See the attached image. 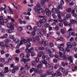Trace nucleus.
I'll list each match as a JSON object with an SVG mask.
<instances>
[{
    "mask_svg": "<svg viewBox=\"0 0 77 77\" xmlns=\"http://www.w3.org/2000/svg\"><path fill=\"white\" fill-rule=\"evenodd\" d=\"M14 41H15V43H16V44H17L18 43V42H20V40H19V39H18V38H14Z\"/></svg>",
    "mask_w": 77,
    "mask_h": 77,
    "instance_id": "nucleus-17",
    "label": "nucleus"
},
{
    "mask_svg": "<svg viewBox=\"0 0 77 77\" xmlns=\"http://www.w3.org/2000/svg\"><path fill=\"white\" fill-rule=\"evenodd\" d=\"M44 26L45 27H48L50 26V25L48 23H46L44 24Z\"/></svg>",
    "mask_w": 77,
    "mask_h": 77,
    "instance_id": "nucleus-34",
    "label": "nucleus"
},
{
    "mask_svg": "<svg viewBox=\"0 0 77 77\" xmlns=\"http://www.w3.org/2000/svg\"><path fill=\"white\" fill-rule=\"evenodd\" d=\"M75 20L73 19L70 20V23H71V24H73V23H75Z\"/></svg>",
    "mask_w": 77,
    "mask_h": 77,
    "instance_id": "nucleus-52",
    "label": "nucleus"
},
{
    "mask_svg": "<svg viewBox=\"0 0 77 77\" xmlns=\"http://www.w3.org/2000/svg\"><path fill=\"white\" fill-rule=\"evenodd\" d=\"M9 42V40L8 39H6L5 40V44H8Z\"/></svg>",
    "mask_w": 77,
    "mask_h": 77,
    "instance_id": "nucleus-35",
    "label": "nucleus"
},
{
    "mask_svg": "<svg viewBox=\"0 0 77 77\" xmlns=\"http://www.w3.org/2000/svg\"><path fill=\"white\" fill-rule=\"evenodd\" d=\"M21 60L22 61V62H24V63H26V62H27V60H26V59L24 58H22L21 59Z\"/></svg>",
    "mask_w": 77,
    "mask_h": 77,
    "instance_id": "nucleus-46",
    "label": "nucleus"
},
{
    "mask_svg": "<svg viewBox=\"0 0 77 77\" xmlns=\"http://www.w3.org/2000/svg\"><path fill=\"white\" fill-rule=\"evenodd\" d=\"M54 56L56 58H57L58 59H60V56H57V55H55Z\"/></svg>",
    "mask_w": 77,
    "mask_h": 77,
    "instance_id": "nucleus-58",
    "label": "nucleus"
},
{
    "mask_svg": "<svg viewBox=\"0 0 77 77\" xmlns=\"http://www.w3.org/2000/svg\"><path fill=\"white\" fill-rule=\"evenodd\" d=\"M35 35H36L35 32L33 31L32 32L31 34V36H35Z\"/></svg>",
    "mask_w": 77,
    "mask_h": 77,
    "instance_id": "nucleus-22",
    "label": "nucleus"
},
{
    "mask_svg": "<svg viewBox=\"0 0 77 77\" xmlns=\"http://www.w3.org/2000/svg\"><path fill=\"white\" fill-rule=\"evenodd\" d=\"M68 60H69L70 63H73V59L71 56L68 57Z\"/></svg>",
    "mask_w": 77,
    "mask_h": 77,
    "instance_id": "nucleus-6",
    "label": "nucleus"
},
{
    "mask_svg": "<svg viewBox=\"0 0 77 77\" xmlns=\"http://www.w3.org/2000/svg\"><path fill=\"white\" fill-rule=\"evenodd\" d=\"M59 26H55V29L57 31L59 30Z\"/></svg>",
    "mask_w": 77,
    "mask_h": 77,
    "instance_id": "nucleus-64",
    "label": "nucleus"
},
{
    "mask_svg": "<svg viewBox=\"0 0 77 77\" xmlns=\"http://www.w3.org/2000/svg\"><path fill=\"white\" fill-rule=\"evenodd\" d=\"M46 73L47 74H48V75H51V71L50 72V70L47 69L46 71Z\"/></svg>",
    "mask_w": 77,
    "mask_h": 77,
    "instance_id": "nucleus-27",
    "label": "nucleus"
},
{
    "mask_svg": "<svg viewBox=\"0 0 77 77\" xmlns=\"http://www.w3.org/2000/svg\"><path fill=\"white\" fill-rule=\"evenodd\" d=\"M57 10V9L54 8H53L52 9L51 12L53 13H54V14H56V11Z\"/></svg>",
    "mask_w": 77,
    "mask_h": 77,
    "instance_id": "nucleus-14",
    "label": "nucleus"
},
{
    "mask_svg": "<svg viewBox=\"0 0 77 77\" xmlns=\"http://www.w3.org/2000/svg\"><path fill=\"white\" fill-rule=\"evenodd\" d=\"M3 21L4 22V23H7V22H8V20L7 19H4L3 20Z\"/></svg>",
    "mask_w": 77,
    "mask_h": 77,
    "instance_id": "nucleus-59",
    "label": "nucleus"
},
{
    "mask_svg": "<svg viewBox=\"0 0 77 77\" xmlns=\"http://www.w3.org/2000/svg\"><path fill=\"white\" fill-rule=\"evenodd\" d=\"M42 66V65L41 64H39L37 66V67L38 68H41Z\"/></svg>",
    "mask_w": 77,
    "mask_h": 77,
    "instance_id": "nucleus-44",
    "label": "nucleus"
},
{
    "mask_svg": "<svg viewBox=\"0 0 77 77\" xmlns=\"http://www.w3.org/2000/svg\"><path fill=\"white\" fill-rule=\"evenodd\" d=\"M42 53L43 54H45V53L44 52H43V53L42 52L39 53L38 54V57H42Z\"/></svg>",
    "mask_w": 77,
    "mask_h": 77,
    "instance_id": "nucleus-25",
    "label": "nucleus"
},
{
    "mask_svg": "<svg viewBox=\"0 0 77 77\" xmlns=\"http://www.w3.org/2000/svg\"><path fill=\"white\" fill-rule=\"evenodd\" d=\"M40 22L41 23L44 24V23H45L47 22V20L45 19H43L41 20H40Z\"/></svg>",
    "mask_w": 77,
    "mask_h": 77,
    "instance_id": "nucleus-7",
    "label": "nucleus"
},
{
    "mask_svg": "<svg viewBox=\"0 0 77 77\" xmlns=\"http://www.w3.org/2000/svg\"><path fill=\"white\" fill-rule=\"evenodd\" d=\"M38 35L40 37V38H41V37L42 36V33H41V32H40L38 33Z\"/></svg>",
    "mask_w": 77,
    "mask_h": 77,
    "instance_id": "nucleus-39",
    "label": "nucleus"
},
{
    "mask_svg": "<svg viewBox=\"0 0 77 77\" xmlns=\"http://www.w3.org/2000/svg\"><path fill=\"white\" fill-rule=\"evenodd\" d=\"M33 29L34 30H35V32H36V31L38 30V29H37V26H34Z\"/></svg>",
    "mask_w": 77,
    "mask_h": 77,
    "instance_id": "nucleus-56",
    "label": "nucleus"
},
{
    "mask_svg": "<svg viewBox=\"0 0 77 77\" xmlns=\"http://www.w3.org/2000/svg\"><path fill=\"white\" fill-rule=\"evenodd\" d=\"M29 50V53H32L33 51H34V48H31Z\"/></svg>",
    "mask_w": 77,
    "mask_h": 77,
    "instance_id": "nucleus-24",
    "label": "nucleus"
},
{
    "mask_svg": "<svg viewBox=\"0 0 77 77\" xmlns=\"http://www.w3.org/2000/svg\"><path fill=\"white\" fill-rule=\"evenodd\" d=\"M41 43L42 44V45H44V47H45V46H47V42L46 41H42Z\"/></svg>",
    "mask_w": 77,
    "mask_h": 77,
    "instance_id": "nucleus-9",
    "label": "nucleus"
},
{
    "mask_svg": "<svg viewBox=\"0 0 77 77\" xmlns=\"http://www.w3.org/2000/svg\"><path fill=\"white\" fill-rule=\"evenodd\" d=\"M11 26H10V29H12V30H14V27H13L14 25L12 23H11Z\"/></svg>",
    "mask_w": 77,
    "mask_h": 77,
    "instance_id": "nucleus-18",
    "label": "nucleus"
},
{
    "mask_svg": "<svg viewBox=\"0 0 77 77\" xmlns=\"http://www.w3.org/2000/svg\"><path fill=\"white\" fill-rule=\"evenodd\" d=\"M41 23L39 22H37V25H38V26H39V27H41Z\"/></svg>",
    "mask_w": 77,
    "mask_h": 77,
    "instance_id": "nucleus-42",
    "label": "nucleus"
},
{
    "mask_svg": "<svg viewBox=\"0 0 77 77\" xmlns=\"http://www.w3.org/2000/svg\"><path fill=\"white\" fill-rule=\"evenodd\" d=\"M57 10H59V9H63V7H62V6L61 5H60L58 6L57 8Z\"/></svg>",
    "mask_w": 77,
    "mask_h": 77,
    "instance_id": "nucleus-12",
    "label": "nucleus"
},
{
    "mask_svg": "<svg viewBox=\"0 0 77 77\" xmlns=\"http://www.w3.org/2000/svg\"><path fill=\"white\" fill-rule=\"evenodd\" d=\"M66 45L69 48H71L72 47V45H71V43L70 42H68L66 43Z\"/></svg>",
    "mask_w": 77,
    "mask_h": 77,
    "instance_id": "nucleus-5",
    "label": "nucleus"
},
{
    "mask_svg": "<svg viewBox=\"0 0 77 77\" xmlns=\"http://www.w3.org/2000/svg\"><path fill=\"white\" fill-rule=\"evenodd\" d=\"M35 62L36 63H39V59L38 58V57H37L35 59Z\"/></svg>",
    "mask_w": 77,
    "mask_h": 77,
    "instance_id": "nucleus-33",
    "label": "nucleus"
},
{
    "mask_svg": "<svg viewBox=\"0 0 77 77\" xmlns=\"http://www.w3.org/2000/svg\"><path fill=\"white\" fill-rule=\"evenodd\" d=\"M61 32L62 34H65V31H64V29H61Z\"/></svg>",
    "mask_w": 77,
    "mask_h": 77,
    "instance_id": "nucleus-48",
    "label": "nucleus"
},
{
    "mask_svg": "<svg viewBox=\"0 0 77 77\" xmlns=\"http://www.w3.org/2000/svg\"><path fill=\"white\" fill-rule=\"evenodd\" d=\"M66 51L67 52H69L70 51V50H69V48H66Z\"/></svg>",
    "mask_w": 77,
    "mask_h": 77,
    "instance_id": "nucleus-60",
    "label": "nucleus"
},
{
    "mask_svg": "<svg viewBox=\"0 0 77 77\" xmlns=\"http://www.w3.org/2000/svg\"><path fill=\"white\" fill-rule=\"evenodd\" d=\"M8 35L7 34H5L3 35V36H4V38H8Z\"/></svg>",
    "mask_w": 77,
    "mask_h": 77,
    "instance_id": "nucleus-53",
    "label": "nucleus"
},
{
    "mask_svg": "<svg viewBox=\"0 0 77 77\" xmlns=\"http://www.w3.org/2000/svg\"><path fill=\"white\" fill-rule=\"evenodd\" d=\"M0 62H2V63H3V62H5V58H0Z\"/></svg>",
    "mask_w": 77,
    "mask_h": 77,
    "instance_id": "nucleus-23",
    "label": "nucleus"
},
{
    "mask_svg": "<svg viewBox=\"0 0 77 77\" xmlns=\"http://www.w3.org/2000/svg\"><path fill=\"white\" fill-rule=\"evenodd\" d=\"M9 69V68L8 67H5L4 68V73H8V72H9V70H8Z\"/></svg>",
    "mask_w": 77,
    "mask_h": 77,
    "instance_id": "nucleus-10",
    "label": "nucleus"
},
{
    "mask_svg": "<svg viewBox=\"0 0 77 77\" xmlns=\"http://www.w3.org/2000/svg\"><path fill=\"white\" fill-rule=\"evenodd\" d=\"M46 75H47V74L41 75L40 76V77H46V76H45Z\"/></svg>",
    "mask_w": 77,
    "mask_h": 77,
    "instance_id": "nucleus-63",
    "label": "nucleus"
},
{
    "mask_svg": "<svg viewBox=\"0 0 77 77\" xmlns=\"http://www.w3.org/2000/svg\"><path fill=\"white\" fill-rule=\"evenodd\" d=\"M57 76H60L61 75V73L59 72V71L57 72Z\"/></svg>",
    "mask_w": 77,
    "mask_h": 77,
    "instance_id": "nucleus-50",
    "label": "nucleus"
},
{
    "mask_svg": "<svg viewBox=\"0 0 77 77\" xmlns=\"http://www.w3.org/2000/svg\"><path fill=\"white\" fill-rule=\"evenodd\" d=\"M34 72L37 74H39V70L38 69H37L36 68H35Z\"/></svg>",
    "mask_w": 77,
    "mask_h": 77,
    "instance_id": "nucleus-26",
    "label": "nucleus"
},
{
    "mask_svg": "<svg viewBox=\"0 0 77 77\" xmlns=\"http://www.w3.org/2000/svg\"><path fill=\"white\" fill-rule=\"evenodd\" d=\"M27 45L26 46V49H28V48H29V47H30V46H31V43H27Z\"/></svg>",
    "mask_w": 77,
    "mask_h": 77,
    "instance_id": "nucleus-28",
    "label": "nucleus"
},
{
    "mask_svg": "<svg viewBox=\"0 0 77 77\" xmlns=\"http://www.w3.org/2000/svg\"><path fill=\"white\" fill-rule=\"evenodd\" d=\"M9 10H7L8 11V13L9 14H13V13L12 12V9L10 8V7H8Z\"/></svg>",
    "mask_w": 77,
    "mask_h": 77,
    "instance_id": "nucleus-13",
    "label": "nucleus"
},
{
    "mask_svg": "<svg viewBox=\"0 0 77 77\" xmlns=\"http://www.w3.org/2000/svg\"><path fill=\"white\" fill-rule=\"evenodd\" d=\"M74 5V3L73 2H70V3L69 4V5L70 6H72V5Z\"/></svg>",
    "mask_w": 77,
    "mask_h": 77,
    "instance_id": "nucleus-54",
    "label": "nucleus"
},
{
    "mask_svg": "<svg viewBox=\"0 0 77 77\" xmlns=\"http://www.w3.org/2000/svg\"><path fill=\"white\" fill-rule=\"evenodd\" d=\"M43 63H44V64L45 65H46V67H47V64L49 63H47V61L45 60L44 61H43Z\"/></svg>",
    "mask_w": 77,
    "mask_h": 77,
    "instance_id": "nucleus-30",
    "label": "nucleus"
},
{
    "mask_svg": "<svg viewBox=\"0 0 77 77\" xmlns=\"http://www.w3.org/2000/svg\"><path fill=\"white\" fill-rule=\"evenodd\" d=\"M51 74L52 75V77H55V75H57V73H54V72H53V71H51Z\"/></svg>",
    "mask_w": 77,
    "mask_h": 77,
    "instance_id": "nucleus-16",
    "label": "nucleus"
},
{
    "mask_svg": "<svg viewBox=\"0 0 77 77\" xmlns=\"http://www.w3.org/2000/svg\"><path fill=\"white\" fill-rule=\"evenodd\" d=\"M32 66H35V65H36V63H35V61H33L32 62Z\"/></svg>",
    "mask_w": 77,
    "mask_h": 77,
    "instance_id": "nucleus-51",
    "label": "nucleus"
},
{
    "mask_svg": "<svg viewBox=\"0 0 77 77\" xmlns=\"http://www.w3.org/2000/svg\"><path fill=\"white\" fill-rule=\"evenodd\" d=\"M27 29L29 30H31V29H32V26L30 25H28L26 27Z\"/></svg>",
    "mask_w": 77,
    "mask_h": 77,
    "instance_id": "nucleus-21",
    "label": "nucleus"
},
{
    "mask_svg": "<svg viewBox=\"0 0 77 77\" xmlns=\"http://www.w3.org/2000/svg\"><path fill=\"white\" fill-rule=\"evenodd\" d=\"M9 38L10 39H13V41H14V39H15V38H14V37L12 35H9Z\"/></svg>",
    "mask_w": 77,
    "mask_h": 77,
    "instance_id": "nucleus-37",
    "label": "nucleus"
},
{
    "mask_svg": "<svg viewBox=\"0 0 77 77\" xmlns=\"http://www.w3.org/2000/svg\"><path fill=\"white\" fill-rule=\"evenodd\" d=\"M39 50H45V48L43 46L40 47H39Z\"/></svg>",
    "mask_w": 77,
    "mask_h": 77,
    "instance_id": "nucleus-31",
    "label": "nucleus"
},
{
    "mask_svg": "<svg viewBox=\"0 0 77 77\" xmlns=\"http://www.w3.org/2000/svg\"><path fill=\"white\" fill-rule=\"evenodd\" d=\"M27 43H29L30 44H31L30 42H32V39L31 38H28L27 39Z\"/></svg>",
    "mask_w": 77,
    "mask_h": 77,
    "instance_id": "nucleus-20",
    "label": "nucleus"
},
{
    "mask_svg": "<svg viewBox=\"0 0 77 77\" xmlns=\"http://www.w3.org/2000/svg\"><path fill=\"white\" fill-rule=\"evenodd\" d=\"M14 69L16 70V71H18L19 69V67L18 66H14Z\"/></svg>",
    "mask_w": 77,
    "mask_h": 77,
    "instance_id": "nucleus-29",
    "label": "nucleus"
},
{
    "mask_svg": "<svg viewBox=\"0 0 77 77\" xmlns=\"http://www.w3.org/2000/svg\"><path fill=\"white\" fill-rule=\"evenodd\" d=\"M62 15L66 19L70 18L71 16L70 14H67L66 13H64Z\"/></svg>",
    "mask_w": 77,
    "mask_h": 77,
    "instance_id": "nucleus-2",
    "label": "nucleus"
},
{
    "mask_svg": "<svg viewBox=\"0 0 77 77\" xmlns=\"http://www.w3.org/2000/svg\"><path fill=\"white\" fill-rule=\"evenodd\" d=\"M53 21L54 22L53 23V24H56L57 23V20H53Z\"/></svg>",
    "mask_w": 77,
    "mask_h": 77,
    "instance_id": "nucleus-61",
    "label": "nucleus"
},
{
    "mask_svg": "<svg viewBox=\"0 0 77 77\" xmlns=\"http://www.w3.org/2000/svg\"><path fill=\"white\" fill-rule=\"evenodd\" d=\"M53 46H54L53 43L51 42L49 43V47H53Z\"/></svg>",
    "mask_w": 77,
    "mask_h": 77,
    "instance_id": "nucleus-40",
    "label": "nucleus"
},
{
    "mask_svg": "<svg viewBox=\"0 0 77 77\" xmlns=\"http://www.w3.org/2000/svg\"><path fill=\"white\" fill-rule=\"evenodd\" d=\"M34 71H35V68H32L31 69H30L29 70L30 72H32Z\"/></svg>",
    "mask_w": 77,
    "mask_h": 77,
    "instance_id": "nucleus-45",
    "label": "nucleus"
},
{
    "mask_svg": "<svg viewBox=\"0 0 77 77\" xmlns=\"http://www.w3.org/2000/svg\"><path fill=\"white\" fill-rule=\"evenodd\" d=\"M60 71H61L63 72H65V70L62 67L60 68Z\"/></svg>",
    "mask_w": 77,
    "mask_h": 77,
    "instance_id": "nucleus-43",
    "label": "nucleus"
},
{
    "mask_svg": "<svg viewBox=\"0 0 77 77\" xmlns=\"http://www.w3.org/2000/svg\"><path fill=\"white\" fill-rule=\"evenodd\" d=\"M57 68H58V65H55L54 66V69H57Z\"/></svg>",
    "mask_w": 77,
    "mask_h": 77,
    "instance_id": "nucleus-47",
    "label": "nucleus"
},
{
    "mask_svg": "<svg viewBox=\"0 0 77 77\" xmlns=\"http://www.w3.org/2000/svg\"><path fill=\"white\" fill-rule=\"evenodd\" d=\"M71 11H72V9L71 8H69L66 9V12H67L68 13H71Z\"/></svg>",
    "mask_w": 77,
    "mask_h": 77,
    "instance_id": "nucleus-15",
    "label": "nucleus"
},
{
    "mask_svg": "<svg viewBox=\"0 0 77 77\" xmlns=\"http://www.w3.org/2000/svg\"><path fill=\"white\" fill-rule=\"evenodd\" d=\"M43 72V70H42V69H40V70H39V74H40L41 75H42V72Z\"/></svg>",
    "mask_w": 77,
    "mask_h": 77,
    "instance_id": "nucleus-57",
    "label": "nucleus"
},
{
    "mask_svg": "<svg viewBox=\"0 0 77 77\" xmlns=\"http://www.w3.org/2000/svg\"><path fill=\"white\" fill-rule=\"evenodd\" d=\"M63 58V59H64V60H66V59H67V57H66V55H63V57H62Z\"/></svg>",
    "mask_w": 77,
    "mask_h": 77,
    "instance_id": "nucleus-49",
    "label": "nucleus"
},
{
    "mask_svg": "<svg viewBox=\"0 0 77 77\" xmlns=\"http://www.w3.org/2000/svg\"><path fill=\"white\" fill-rule=\"evenodd\" d=\"M54 51V49L53 48H51L49 49L48 51V53L49 54H51V53H53V52Z\"/></svg>",
    "mask_w": 77,
    "mask_h": 77,
    "instance_id": "nucleus-8",
    "label": "nucleus"
},
{
    "mask_svg": "<svg viewBox=\"0 0 77 77\" xmlns=\"http://www.w3.org/2000/svg\"><path fill=\"white\" fill-rule=\"evenodd\" d=\"M59 54L61 57H63L64 55L62 54V53L61 52L59 51Z\"/></svg>",
    "mask_w": 77,
    "mask_h": 77,
    "instance_id": "nucleus-32",
    "label": "nucleus"
},
{
    "mask_svg": "<svg viewBox=\"0 0 77 77\" xmlns=\"http://www.w3.org/2000/svg\"><path fill=\"white\" fill-rule=\"evenodd\" d=\"M53 18L54 19H56V18H57V16L55 15L54 14H53L52 15Z\"/></svg>",
    "mask_w": 77,
    "mask_h": 77,
    "instance_id": "nucleus-36",
    "label": "nucleus"
},
{
    "mask_svg": "<svg viewBox=\"0 0 77 77\" xmlns=\"http://www.w3.org/2000/svg\"><path fill=\"white\" fill-rule=\"evenodd\" d=\"M15 52L16 53H17V54H19V53H20V50L19 49L16 50L15 51Z\"/></svg>",
    "mask_w": 77,
    "mask_h": 77,
    "instance_id": "nucleus-38",
    "label": "nucleus"
},
{
    "mask_svg": "<svg viewBox=\"0 0 77 77\" xmlns=\"http://www.w3.org/2000/svg\"><path fill=\"white\" fill-rule=\"evenodd\" d=\"M75 9H73L72 10V11H71V14H74V12H75Z\"/></svg>",
    "mask_w": 77,
    "mask_h": 77,
    "instance_id": "nucleus-55",
    "label": "nucleus"
},
{
    "mask_svg": "<svg viewBox=\"0 0 77 77\" xmlns=\"http://www.w3.org/2000/svg\"><path fill=\"white\" fill-rule=\"evenodd\" d=\"M70 31H73V32H74V29H72V28H70L67 31L68 33H69V35H70V34H71V32H70Z\"/></svg>",
    "mask_w": 77,
    "mask_h": 77,
    "instance_id": "nucleus-19",
    "label": "nucleus"
},
{
    "mask_svg": "<svg viewBox=\"0 0 77 77\" xmlns=\"http://www.w3.org/2000/svg\"><path fill=\"white\" fill-rule=\"evenodd\" d=\"M45 11L46 12V14L48 16H50V15H51V12H50V10L48 9L47 8H46L45 9Z\"/></svg>",
    "mask_w": 77,
    "mask_h": 77,
    "instance_id": "nucleus-3",
    "label": "nucleus"
},
{
    "mask_svg": "<svg viewBox=\"0 0 77 77\" xmlns=\"http://www.w3.org/2000/svg\"><path fill=\"white\" fill-rule=\"evenodd\" d=\"M57 17H58V21H60V22L62 23V19L61 18V16L58 14L57 15Z\"/></svg>",
    "mask_w": 77,
    "mask_h": 77,
    "instance_id": "nucleus-11",
    "label": "nucleus"
},
{
    "mask_svg": "<svg viewBox=\"0 0 77 77\" xmlns=\"http://www.w3.org/2000/svg\"><path fill=\"white\" fill-rule=\"evenodd\" d=\"M53 62L54 63H57V60L56 59H54L53 60Z\"/></svg>",
    "mask_w": 77,
    "mask_h": 77,
    "instance_id": "nucleus-62",
    "label": "nucleus"
},
{
    "mask_svg": "<svg viewBox=\"0 0 77 77\" xmlns=\"http://www.w3.org/2000/svg\"><path fill=\"white\" fill-rule=\"evenodd\" d=\"M34 9L38 11L37 12L38 14H41L42 12V9L41 8V5L39 4H38L37 5V7L34 8Z\"/></svg>",
    "mask_w": 77,
    "mask_h": 77,
    "instance_id": "nucleus-1",
    "label": "nucleus"
},
{
    "mask_svg": "<svg viewBox=\"0 0 77 77\" xmlns=\"http://www.w3.org/2000/svg\"><path fill=\"white\" fill-rule=\"evenodd\" d=\"M46 67L48 68L50 70H52L53 69V66L52 65H51L49 63H48Z\"/></svg>",
    "mask_w": 77,
    "mask_h": 77,
    "instance_id": "nucleus-4",
    "label": "nucleus"
},
{
    "mask_svg": "<svg viewBox=\"0 0 77 77\" xmlns=\"http://www.w3.org/2000/svg\"><path fill=\"white\" fill-rule=\"evenodd\" d=\"M12 30L14 29H10L8 30V33H12V32H13V30Z\"/></svg>",
    "mask_w": 77,
    "mask_h": 77,
    "instance_id": "nucleus-41",
    "label": "nucleus"
}]
</instances>
